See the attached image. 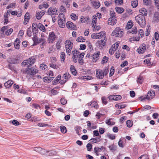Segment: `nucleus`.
<instances>
[{
    "mask_svg": "<svg viewBox=\"0 0 159 159\" xmlns=\"http://www.w3.org/2000/svg\"><path fill=\"white\" fill-rule=\"evenodd\" d=\"M146 48V45L143 44L142 46L139 47L137 49V51L140 54H143Z\"/></svg>",
    "mask_w": 159,
    "mask_h": 159,
    "instance_id": "15",
    "label": "nucleus"
},
{
    "mask_svg": "<svg viewBox=\"0 0 159 159\" xmlns=\"http://www.w3.org/2000/svg\"><path fill=\"white\" fill-rule=\"evenodd\" d=\"M154 20L155 21H159V13L158 12H155L154 14Z\"/></svg>",
    "mask_w": 159,
    "mask_h": 159,
    "instance_id": "34",
    "label": "nucleus"
},
{
    "mask_svg": "<svg viewBox=\"0 0 159 159\" xmlns=\"http://www.w3.org/2000/svg\"><path fill=\"white\" fill-rule=\"evenodd\" d=\"M56 152L55 151L52 150L50 151H47V154H46L47 155L53 156L56 154Z\"/></svg>",
    "mask_w": 159,
    "mask_h": 159,
    "instance_id": "35",
    "label": "nucleus"
},
{
    "mask_svg": "<svg viewBox=\"0 0 159 159\" xmlns=\"http://www.w3.org/2000/svg\"><path fill=\"white\" fill-rule=\"evenodd\" d=\"M108 61V58L106 57V56H105L104 57H103V58L102 59V63L103 64L104 63H107Z\"/></svg>",
    "mask_w": 159,
    "mask_h": 159,
    "instance_id": "55",
    "label": "nucleus"
},
{
    "mask_svg": "<svg viewBox=\"0 0 159 159\" xmlns=\"http://www.w3.org/2000/svg\"><path fill=\"white\" fill-rule=\"evenodd\" d=\"M127 117L125 116L122 117L120 119V122L121 123H123L126 120Z\"/></svg>",
    "mask_w": 159,
    "mask_h": 159,
    "instance_id": "63",
    "label": "nucleus"
},
{
    "mask_svg": "<svg viewBox=\"0 0 159 159\" xmlns=\"http://www.w3.org/2000/svg\"><path fill=\"white\" fill-rule=\"evenodd\" d=\"M46 11L44 10L37 11L36 12V17L38 20H40L45 14Z\"/></svg>",
    "mask_w": 159,
    "mask_h": 159,
    "instance_id": "11",
    "label": "nucleus"
},
{
    "mask_svg": "<svg viewBox=\"0 0 159 159\" xmlns=\"http://www.w3.org/2000/svg\"><path fill=\"white\" fill-rule=\"evenodd\" d=\"M136 21L141 26L144 27L146 25V21L145 17L142 14H139L135 17Z\"/></svg>",
    "mask_w": 159,
    "mask_h": 159,
    "instance_id": "3",
    "label": "nucleus"
},
{
    "mask_svg": "<svg viewBox=\"0 0 159 159\" xmlns=\"http://www.w3.org/2000/svg\"><path fill=\"white\" fill-rule=\"evenodd\" d=\"M30 20V14L29 13L27 12L24 16V25H26L28 22Z\"/></svg>",
    "mask_w": 159,
    "mask_h": 159,
    "instance_id": "20",
    "label": "nucleus"
},
{
    "mask_svg": "<svg viewBox=\"0 0 159 159\" xmlns=\"http://www.w3.org/2000/svg\"><path fill=\"white\" fill-rule=\"evenodd\" d=\"M58 11L56 8L50 7L47 11V13L48 15L52 16V15H57L58 14Z\"/></svg>",
    "mask_w": 159,
    "mask_h": 159,
    "instance_id": "8",
    "label": "nucleus"
},
{
    "mask_svg": "<svg viewBox=\"0 0 159 159\" xmlns=\"http://www.w3.org/2000/svg\"><path fill=\"white\" fill-rule=\"evenodd\" d=\"M56 35L54 32L50 33L48 38V41L49 43H52L55 39Z\"/></svg>",
    "mask_w": 159,
    "mask_h": 159,
    "instance_id": "10",
    "label": "nucleus"
},
{
    "mask_svg": "<svg viewBox=\"0 0 159 159\" xmlns=\"http://www.w3.org/2000/svg\"><path fill=\"white\" fill-rule=\"evenodd\" d=\"M139 34L140 35L141 37L142 38L144 35V32L143 30L140 29L139 31Z\"/></svg>",
    "mask_w": 159,
    "mask_h": 159,
    "instance_id": "58",
    "label": "nucleus"
},
{
    "mask_svg": "<svg viewBox=\"0 0 159 159\" xmlns=\"http://www.w3.org/2000/svg\"><path fill=\"white\" fill-rule=\"evenodd\" d=\"M137 32V29L136 27H134L131 30H129L128 32V33H132L134 34H136Z\"/></svg>",
    "mask_w": 159,
    "mask_h": 159,
    "instance_id": "33",
    "label": "nucleus"
},
{
    "mask_svg": "<svg viewBox=\"0 0 159 159\" xmlns=\"http://www.w3.org/2000/svg\"><path fill=\"white\" fill-rule=\"evenodd\" d=\"M116 50L115 48L112 46V47L109 49V52L110 54L112 55L114 53Z\"/></svg>",
    "mask_w": 159,
    "mask_h": 159,
    "instance_id": "47",
    "label": "nucleus"
},
{
    "mask_svg": "<svg viewBox=\"0 0 159 159\" xmlns=\"http://www.w3.org/2000/svg\"><path fill=\"white\" fill-rule=\"evenodd\" d=\"M127 126L128 127H130L132 125V123L130 120H128L126 122Z\"/></svg>",
    "mask_w": 159,
    "mask_h": 159,
    "instance_id": "61",
    "label": "nucleus"
},
{
    "mask_svg": "<svg viewBox=\"0 0 159 159\" xmlns=\"http://www.w3.org/2000/svg\"><path fill=\"white\" fill-rule=\"evenodd\" d=\"M138 5V2L137 0H134L132 2L131 5L134 8L136 7Z\"/></svg>",
    "mask_w": 159,
    "mask_h": 159,
    "instance_id": "39",
    "label": "nucleus"
},
{
    "mask_svg": "<svg viewBox=\"0 0 159 159\" xmlns=\"http://www.w3.org/2000/svg\"><path fill=\"white\" fill-rule=\"evenodd\" d=\"M70 75L69 73L68 72L65 73L63 76V78L64 79V80L63 81V82H61V83H65L70 78Z\"/></svg>",
    "mask_w": 159,
    "mask_h": 159,
    "instance_id": "16",
    "label": "nucleus"
},
{
    "mask_svg": "<svg viewBox=\"0 0 159 159\" xmlns=\"http://www.w3.org/2000/svg\"><path fill=\"white\" fill-rule=\"evenodd\" d=\"M91 37L93 39L105 38L106 37V34L104 32H101L99 33H94L91 35Z\"/></svg>",
    "mask_w": 159,
    "mask_h": 159,
    "instance_id": "7",
    "label": "nucleus"
},
{
    "mask_svg": "<svg viewBox=\"0 0 159 159\" xmlns=\"http://www.w3.org/2000/svg\"><path fill=\"white\" fill-rule=\"evenodd\" d=\"M133 26V23L131 20L129 21L126 26L125 28L127 30L131 28Z\"/></svg>",
    "mask_w": 159,
    "mask_h": 159,
    "instance_id": "25",
    "label": "nucleus"
},
{
    "mask_svg": "<svg viewBox=\"0 0 159 159\" xmlns=\"http://www.w3.org/2000/svg\"><path fill=\"white\" fill-rule=\"evenodd\" d=\"M27 34L29 37H30L32 35L31 29L30 28L28 29L27 31Z\"/></svg>",
    "mask_w": 159,
    "mask_h": 159,
    "instance_id": "50",
    "label": "nucleus"
},
{
    "mask_svg": "<svg viewBox=\"0 0 159 159\" xmlns=\"http://www.w3.org/2000/svg\"><path fill=\"white\" fill-rule=\"evenodd\" d=\"M107 136L108 138H109L110 139H114L115 138V136L114 135L111 134H107Z\"/></svg>",
    "mask_w": 159,
    "mask_h": 159,
    "instance_id": "62",
    "label": "nucleus"
},
{
    "mask_svg": "<svg viewBox=\"0 0 159 159\" xmlns=\"http://www.w3.org/2000/svg\"><path fill=\"white\" fill-rule=\"evenodd\" d=\"M96 76L97 78L100 79H102L104 77V75L103 73L102 70L99 69L97 70Z\"/></svg>",
    "mask_w": 159,
    "mask_h": 159,
    "instance_id": "13",
    "label": "nucleus"
},
{
    "mask_svg": "<svg viewBox=\"0 0 159 159\" xmlns=\"http://www.w3.org/2000/svg\"><path fill=\"white\" fill-rule=\"evenodd\" d=\"M123 0H115V2L116 5H119L123 3Z\"/></svg>",
    "mask_w": 159,
    "mask_h": 159,
    "instance_id": "57",
    "label": "nucleus"
},
{
    "mask_svg": "<svg viewBox=\"0 0 159 159\" xmlns=\"http://www.w3.org/2000/svg\"><path fill=\"white\" fill-rule=\"evenodd\" d=\"M7 62L10 64H17L19 63V61L14 58H9L7 59Z\"/></svg>",
    "mask_w": 159,
    "mask_h": 159,
    "instance_id": "18",
    "label": "nucleus"
},
{
    "mask_svg": "<svg viewBox=\"0 0 159 159\" xmlns=\"http://www.w3.org/2000/svg\"><path fill=\"white\" fill-rule=\"evenodd\" d=\"M44 39L43 38L39 39L37 36H34L33 38V40L34 42V45H36L37 44L42 42L43 41H44Z\"/></svg>",
    "mask_w": 159,
    "mask_h": 159,
    "instance_id": "12",
    "label": "nucleus"
},
{
    "mask_svg": "<svg viewBox=\"0 0 159 159\" xmlns=\"http://www.w3.org/2000/svg\"><path fill=\"white\" fill-rule=\"evenodd\" d=\"M70 70L71 73L74 75H75L77 74V71L75 69V67L73 65H71L70 66Z\"/></svg>",
    "mask_w": 159,
    "mask_h": 159,
    "instance_id": "23",
    "label": "nucleus"
},
{
    "mask_svg": "<svg viewBox=\"0 0 159 159\" xmlns=\"http://www.w3.org/2000/svg\"><path fill=\"white\" fill-rule=\"evenodd\" d=\"M36 56H34L29 58L27 60H24L22 63V65L23 66L32 65L35 62Z\"/></svg>",
    "mask_w": 159,
    "mask_h": 159,
    "instance_id": "2",
    "label": "nucleus"
},
{
    "mask_svg": "<svg viewBox=\"0 0 159 159\" xmlns=\"http://www.w3.org/2000/svg\"><path fill=\"white\" fill-rule=\"evenodd\" d=\"M124 32L122 29L119 27H116L113 31L111 35L118 37H121L123 35Z\"/></svg>",
    "mask_w": 159,
    "mask_h": 159,
    "instance_id": "4",
    "label": "nucleus"
},
{
    "mask_svg": "<svg viewBox=\"0 0 159 159\" xmlns=\"http://www.w3.org/2000/svg\"><path fill=\"white\" fill-rule=\"evenodd\" d=\"M60 57L61 59V61H64L66 57L65 53L64 52H61L60 54Z\"/></svg>",
    "mask_w": 159,
    "mask_h": 159,
    "instance_id": "37",
    "label": "nucleus"
},
{
    "mask_svg": "<svg viewBox=\"0 0 159 159\" xmlns=\"http://www.w3.org/2000/svg\"><path fill=\"white\" fill-rule=\"evenodd\" d=\"M38 28L41 31L43 32L45 31V27L42 24L39 23L38 25Z\"/></svg>",
    "mask_w": 159,
    "mask_h": 159,
    "instance_id": "31",
    "label": "nucleus"
},
{
    "mask_svg": "<svg viewBox=\"0 0 159 159\" xmlns=\"http://www.w3.org/2000/svg\"><path fill=\"white\" fill-rule=\"evenodd\" d=\"M20 43V41L18 39H16L14 42V46L16 49H18L19 48V44Z\"/></svg>",
    "mask_w": 159,
    "mask_h": 159,
    "instance_id": "22",
    "label": "nucleus"
},
{
    "mask_svg": "<svg viewBox=\"0 0 159 159\" xmlns=\"http://www.w3.org/2000/svg\"><path fill=\"white\" fill-rule=\"evenodd\" d=\"M65 44L66 52L68 55H70L71 49L73 46V43L70 40H66Z\"/></svg>",
    "mask_w": 159,
    "mask_h": 159,
    "instance_id": "6",
    "label": "nucleus"
},
{
    "mask_svg": "<svg viewBox=\"0 0 159 159\" xmlns=\"http://www.w3.org/2000/svg\"><path fill=\"white\" fill-rule=\"evenodd\" d=\"M102 100L103 103L105 104H107V99L105 97H103L102 98Z\"/></svg>",
    "mask_w": 159,
    "mask_h": 159,
    "instance_id": "64",
    "label": "nucleus"
},
{
    "mask_svg": "<svg viewBox=\"0 0 159 159\" xmlns=\"http://www.w3.org/2000/svg\"><path fill=\"white\" fill-rule=\"evenodd\" d=\"M87 45L88 47V49L90 51H91L93 49V46L91 43L89 42L87 43Z\"/></svg>",
    "mask_w": 159,
    "mask_h": 159,
    "instance_id": "48",
    "label": "nucleus"
},
{
    "mask_svg": "<svg viewBox=\"0 0 159 159\" xmlns=\"http://www.w3.org/2000/svg\"><path fill=\"white\" fill-rule=\"evenodd\" d=\"M86 147L88 151H91L92 147V145L91 144L89 143H88Z\"/></svg>",
    "mask_w": 159,
    "mask_h": 159,
    "instance_id": "51",
    "label": "nucleus"
},
{
    "mask_svg": "<svg viewBox=\"0 0 159 159\" xmlns=\"http://www.w3.org/2000/svg\"><path fill=\"white\" fill-rule=\"evenodd\" d=\"M97 19V16H96L94 15L93 16V19L92 23V27H93L94 26V24H96Z\"/></svg>",
    "mask_w": 159,
    "mask_h": 159,
    "instance_id": "29",
    "label": "nucleus"
},
{
    "mask_svg": "<svg viewBox=\"0 0 159 159\" xmlns=\"http://www.w3.org/2000/svg\"><path fill=\"white\" fill-rule=\"evenodd\" d=\"M93 6L95 8H98L100 6V4L99 1L97 0H90Z\"/></svg>",
    "mask_w": 159,
    "mask_h": 159,
    "instance_id": "14",
    "label": "nucleus"
},
{
    "mask_svg": "<svg viewBox=\"0 0 159 159\" xmlns=\"http://www.w3.org/2000/svg\"><path fill=\"white\" fill-rule=\"evenodd\" d=\"M61 42V41H58L56 43V47L57 50H59L61 48V46L60 45Z\"/></svg>",
    "mask_w": 159,
    "mask_h": 159,
    "instance_id": "49",
    "label": "nucleus"
},
{
    "mask_svg": "<svg viewBox=\"0 0 159 159\" xmlns=\"http://www.w3.org/2000/svg\"><path fill=\"white\" fill-rule=\"evenodd\" d=\"M13 30L12 29H10L8 30H7L5 32V34L7 35H9L12 32Z\"/></svg>",
    "mask_w": 159,
    "mask_h": 159,
    "instance_id": "46",
    "label": "nucleus"
},
{
    "mask_svg": "<svg viewBox=\"0 0 159 159\" xmlns=\"http://www.w3.org/2000/svg\"><path fill=\"white\" fill-rule=\"evenodd\" d=\"M31 70L32 72L31 75L36 74L38 71V70L37 69H35L34 67L31 68Z\"/></svg>",
    "mask_w": 159,
    "mask_h": 159,
    "instance_id": "38",
    "label": "nucleus"
},
{
    "mask_svg": "<svg viewBox=\"0 0 159 159\" xmlns=\"http://www.w3.org/2000/svg\"><path fill=\"white\" fill-rule=\"evenodd\" d=\"M115 9L116 11L118 13H121L124 11V9L122 7H116Z\"/></svg>",
    "mask_w": 159,
    "mask_h": 159,
    "instance_id": "30",
    "label": "nucleus"
},
{
    "mask_svg": "<svg viewBox=\"0 0 159 159\" xmlns=\"http://www.w3.org/2000/svg\"><path fill=\"white\" fill-rule=\"evenodd\" d=\"M109 148L110 150L111 151H115L116 149V146L114 145H111L109 147Z\"/></svg>",
    "mask_w": 159,
    "mask_h": 159,
    "instance_id": "44",
    "label": "nucleus"
},
{
    "mask_svg": "<svg viewBox=\"0 0 159 159\" xmlns=\"http://www.w3.org/2000/svg\"><path fill=\"white\" fill-rule=\"evenodd\" d=\"M109 71L108 69V68L106 67L103 71V75H106L108 73Z\"/></svg>",
    "mask_w": 159,
    "mask_h": 159,
    "instance_id": "59",
    "label": "nucleus"
},
{
    "mask_svg": "<svg viewBox=\"0 0 159 159\" xmlns=\"http://www.w3.org/2000/svg\"><path fill=\"white\" fill-rule=\"evenodd\" d=\"M70 16L71 19L74 20H75L78 18V16L76 15V14L73 13Z\"/></svg>",
    "mask_w": 159,
    "mask_h": 159,
    "instance_id": "56",
    "label": "nucleus"
},
{
    "mask_svg": "<svg viewBox=\"0 0 159 159\" xmlns=\"http://www.w3.org/2000/svg\"><path fill=\"white\" fill-rule=\"evenodd\" d=\"M154 2L157 9L159 11V0H155Z\"/></svg>",
    "mask_w": 159,
    "mask_h": 159,
    "instance_id": "60",
    "label": "nucleus"
},
{
    "mask_svg": "<svg viewBox=\"0 0 159 159\" xmlns=\"http://www.w3.org/2000/svg\"><path fill=\"white\" fill-rule=\"evenodd\" d=\"M102 149L103 146H102L101 148H95L94 150L95 153L98 156V152H100Z\"/></svg>",
    "mask_w": 159,
    "mask_h": 159,
    "instance_id": "32",
    "label": "nucleus"
},
{
    "mask_svg": "<svg viewBox=\"0 0 159 159\" xmlns=\"http://www.w3.org/2000/svg\"><path fill=\"white\" fill-rule=\"evenodd\" d=\"M148 155L145 154L143 155H141L140 157L138 159H148Z\"/></svg>",
    "mask_w": 159,
    "mask_h": 159,
    "instance_id": "54",
    "label": "nucleus"
},
{
    "mask_svg": "<svg viewBox=\"0 0 159 159\" xmlns=\"http://www.w3.org/2000/svg\"><path fill=\"white\" fill-rule=\"evenodd\" d=\"M99 54L100 52H98L94 53V54L93 55V58L96 61L98 59Z\"/></svg>",
    "mask_w": 159,
    "mask_h": 159,
    "instance_id": "28",
    "label": "nucleus"
},
{
    "mask_svg": "<svg viewBox=\"0 0 159 159\" xmlns=\"http://www.w3.org/2000/svg\"><path fill=\"white\" fill-rule=\"evenodd\" d=\"M40 68L41 69H44V70H46L47 68V66L44 64H42L40 65Z\"/></svg>",
    "mask_w": 159,
    "mask_h": 159,
    "instance_id": "53",
    "label": "nucleus"
},
{
    "mask_svg": "<svg viewBox=\"0 0 159 159\" xmlns=\"http://www.w3.org/2000/svg\"><path fill=\"white\" fill-rule=\"evenodd\" d=\"M58 22L59 26L61 28H64L66 23V19L64 15L62 13H60L58 16Z\"/></svg>",
    "mask_w": 159,
    "mask_h": 159,
    "instance_id": "5",
    "label": "nucleus"
},
{
    "mask_svg": "<svg viewBox=\"0 0 159 159\" xmlns=\"http://www.w3.org/2000/svg\"><path fill=\"white\" fill-rule=\"evenodd\" d=\"M143 81V77L139 76V77L137 78V82L140 84L142 83Z\"/></svg>",
    "mask_w": 159,
    "mask_h": 159,
    "instance_id": "41",
    "label": "nucleus"
},
{
    "mask_svg": "<svg viewBox=\"0 0 159 159\" xmlns=\"http://www.w3.org/2000/svg\"><path fill=\"white\" fill-rule=\"evenodd\" d=\"M72 60L75 63H77L78 61V63L80 65H83L84 63V61L83 59L84 53V52H80L75 50L72 52Z\"/></svg>",
    "mask_w": 159,
    "mask_h": 159,
    "instance_id": "1",
    "label": "nucleus"
},
{
    "mask_svg": "<svg viewBox=\"0 0 159 159\" xmlns=\"http://www.w3.org/2000/svg\"><path fill=\"white\" fill-rule=\"evenodd\" d=\"M49 7V5L47 2H44L43 4L40 5L39 6V8L40 9H42L43 8H47Z\"/></svg>",
    "mask_w": 159,
    "mask_h": 159,
    "instance_id": "24",
    "label": "nucleus"
},
{
    "mask_svg": "<svg viewBox=\"0 0 159 159\" xmlns=\"http://www.w3.org/2000/svg\"><path fill=\"white\" fill-rule=\"evenodd\" d=\"M101 40L99 41L98 42L99 43V44H100L101 46H104L106 44V37L105 38H103Z\"/></svg>",
    "mask_w": 159,
    "mask_h": 159,
    "instance_id": "27",
    "label": "nucleus"
},
{
    "mask_svg": "<svg viewBox=\"0 0 159 159\" xmlns=\"http://www.w3.org/2000/svg\"><path fill=\"white\" fill-rule=\"evenodd\" d=\"M117 20L115 18H109L108 19V24L111 25H113L116 23Z\"/></svg>",
    "mask_w": 159,
    "mask_h": 159,
    "instance_id": "21",
    "label": "nucleus"
},
{
    "mask_svg": "<svg viewBox=\"0 0 159 159\" xmlns=\"http://www.w3.org/2000/svg\"><path fill=\"white\" fill-rule=\"evenodd\" d=\"M50 67L53 68L54 69H57V68H59V66H58L57 65L55 64L53 62H52L51 63L49 64Z\"/></svg>",
    "mask_w": 159,
    "mask_h": 159,
    "instance_id": "42",
    "label": "nucleus"
},
{
    "mask_svg": "<svg viewBox=\"0 0 159 159\" xmlns=\"http://www.w3.org/2000/svg\"><path fill=\"white\" fill-rule=\"evenodd\" d=\"M111 119H109L106 120V124L108 125H112L115 124L114 122H112L110 120H111Z\"/></svg>",
    "mask_w": 159,
    "mask_h": 159,
    "instance_id": "43",
    "label": "nucleus"
},
{
    "mask_svg": "<svg viewBox=\"0 0 159 159\" xmlns=\"http://www.w3.org/2000/svg\"><path fill=\"white\" fill-rule=\"evenodd\" d=\"M66 26L69 29L74 30L75 28V26L70 21H68L66 24Z\"/></svg>",
    "mask_w": 159,
    "mask_h": 159,
    "instance_id": "17",
    "label": "nucleus"
},
{
    "mask_svg": "<svg viewBox=\"0 0 159 159\" xmlns=\"http://www.w3.org/2000/svg\"><path fill=\"white\" fill-rule=\"evenodd\" d=\"M140 13H141L143 15L145 16H146L147 15V10L144 8H142L139 11Z\"/></svg>",
    "mask_w": 159,
    "mask_h": 159,
    "instance_id": "26",
    "label": "nucleus"
},
{
    "mask_svg": "<svg viewBox=\"0 0 159 159\" xmlns=\"http://www.w3.org/2000/svg\"><path fill=\"white\" fill-rule=\"evenodd\" d=\"M155 95V92L153 91L148 92L146 97H143L142 99L144 100L147 99L150 100L153 98Z\"/></svg>",
    "mask_w": 159,
    "mask_h": 159,
    "instance_id": "9",
    "label": "nucleus"
},
{
    "mask_svg": "<svg viewBox=\"0 0 159 159\" xmlns=\"http://www.w3.org/2000/svg\"><path fill=\"white\" fill-rule=\"evenodd\" d=\"M25 74H27L29 75H31V68H30L29 67H27L24 72Z\"/></svg>",
    "mask_w": 159,
    "mask_h": 159,
    "instance_id": "36",
    "label": "nucleus"
},
{
    "mask_svg": "<svg viewBox=\"0 0 159 159\" xmlns=\"http://www.w3.org/2000/svg\"><path fill=\"white\" fill-rule=\"evenodd\" d=\"M13 82L11 80H9L4 84V86L7 88H9L13 84Z\"/></svg>",
    "mask_w": 159,
    "mask_h": 159,
    "instance_id": "19",
    "label": "nucleus"
},
{
    "mask_svg": "<svg viewBox=\"0 0 159 159\" xmlns=\"http://www.w3.org/2000/svg\"><path fill=\"white\" fill-rule=\"evenodd\" d=\"M60 129L61 132L63 133H65L66 132V127L63 125L60 126Z\"/></svg>",
    "mask_w": 159,
    "mask_h": 159,
    "instance_id": "40",
    "label": "nucleus"
},
{
    "mask_svg": "<svg viewBox=\"0 0 159 159\" xmlns=\"http://www.w3.org/2000/svg\"><path fill=\"white\" fill-rule=\"evenodd\" d=\"M85 39L82 36H80L78 38L76 39V41L79 42H83L85 41Z\"/></svg>",
    "mask_w": 159,
    "mask_h": 159,
    "instance_id": "45",
    "label": "nucleus"
},
{
    "mask_svg": "<svg viewBox=\"0 0 159 159\" xmlns=\"http://www.w3.org/2000/svg\"><path fill=\"white\" fill-rule=\"evenodd\" d=\"M88 20L87 18H85L83 16H82L80 18V20L82 23H84L86 21Z\"/></svg>",
    "mask_w": 159,
    "mask_h": 159,
    "instance_id": "52",
    "label": "nucleus"
}]
</instances>
